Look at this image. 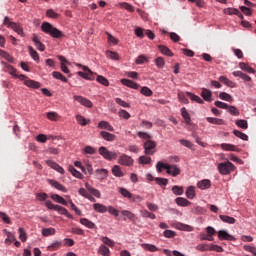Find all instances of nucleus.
<instances>
[{"mask_svg": "<svg viewBox=\"0 0 256 256\" xmlns=\"http://www.w3.org/2000/svg\"><path fill=\"white\" fill-rule=\"evenodd\" d=\"M28 51L32 59H34V61H39V53H37L32 46L28 47Z\"/></svg>", "mask_w": 256, "mask_h": 256, "instance_id": "obj_54", "label": "nucleus"}, {"mask_svg": "<svg viewBox=\"0 0 256 256\" xmlns=\"http://www.w3.org/2000/svg\"><path fill=\"white\" fill-rule=\"evenodd\" d=\"M212 95H213V93L211 92V90H209L207 88L202 89L201 97H203L204 101H208V103H211Z\"/></svg>", "mask_w": 256, "mask_h": 256, "instance_id": "obj_19", "label": "nucleus"}, {"mask_svg": "<svg viewBox=\"0 0 256 256\" xmlns=\"http://www.w3.org/2000/svg\"><path fill=\"white\" fill-rule=\"evenodd\" d=\"M156 169L158 173H161L163 169H166V173L168 175H172V177H177V175H181V168L177 165L165 164L163 162H158L156 165Z\"/></svg>", "mask_w": 256, "mask_h": 256, "instance_id": "obj_2", "label": "nucleus"}, {"mask_svg": "<svg viewBox=\"0 0 256 256\" xmlns=\"http://www.w3.org/2000/svg\"><path fill=\"white\" fill-rule=\"evenodd\" d=\"M41 31H43V33H46V35H50V37H53L54 39H61V38L65 37V34H63V32H61V30L55 28L49 22L42 23Z\"/></svg>", "mask_w": 256, "mask_h": 256, "instance_id": "obj_1", "label": "nucleus"}, {"mask_svg": "<svg viewBox=\"0 0 256 256\" xmlns=\"http://www.w3.org/2000/svg\"><path fill=\"white\" fill-rule=\"evenodd\" d=\"M118 163H119V165H124L125 167H132V165H133V163H135V161L133 160V158H131V156L122 154L118 158Z\"/></svg>", "mask_w": 256, "mask_h": 256, "instance_id": "obj_8", "label": "nucleus"}, {"mask_svg": "<svg viewBox=\"0 0 256 256\" xmlns=\"http://www.w3.org/2000/svg\"><path fill=\"white\" fill-rule=\"evenodd\" d=\"M218 171L221 175H229L231 172L235 171V165L230 161L221 162L218 164Z\"/></svg>", "mask_w": 256, "mask_h": 256, "instance_id": "obj_4", "label": "nucleus"}, {"mask_svg": "<svg viewBox=\"0 0 256 256\" xmlns=\"http://www.w3.org/2000/svg\"><path fill=\"white\" fill-rule=\"evenodd\" d=\"M175 203L179 205V207H189L191 205V202L187 200V198L178 197L175 199Z\"/></svg>", "mask_w": 256, "mask_h": 256, "instance_id": "obj_22", "label": "nucleus"}, {"mask_svg": "<svg viewBox=\"0 0 256 256\" xmlns=\"http://www.w3.org/2000/svg\"><path fill=\"white\" fill-rule=\"evenodd\" d=\"M107 211L110 215H113L114 217H119V210L115 209V207L108 206Z\"/></svg>", "mask_w": 256, "mask_h": 256, "instance_id": "obj_64", "label": "nucleus"}, {"mask_svg": "<svg viewBox=\"0 0 256 256\" xmlns=\"http://www.w3.org/2000/svg\"><path fill=\"white\" fill-rule=\"evenodd\" d=\"M233 134L235 135V137L242 139V141H249V136L239 130H234Z\"/></svg>", "mask_w": 256, "mask_h": 256, "instance_id": "obj_42", "label": "nucleus"}, {"mask_svg": "<svg viewBox=\"0 0 256 256\" xmlns=\"http://www.w3.org/2000/svg\"><path fill=\"white\" fill-rule=\"evenodd\" d=\"M106 57H108V59H112L113 61H119V54L111 50L106 51Z\"/></svg>", "mask_w": 256, "mask_h": 256, "instance_id": "obj_45", "label": "nucleus"}, {"mask_svg": "<svg viewBox=\"0 0 256 256\" xmlns=\"http://www.w3.org/2000/svg\"><path fill=\"white\" fill-rule=\"evenodd\" d=\"M80 223H81V225H84L88 229H95V223H93L92 221H90L87 218H81Z\"/></svg>", "mask_w": 256, "mask_h": 256, "instance_id": "obj_34", "label": "nucleus"}, {"mask_svg": "<svg viewBox=\"0 0 256 256\" xmlns=\"http://www.w3.org/2000/svg\"><path fill=\"white\" fill-rule=\"evenodd\" d=\"M51 199L53 201H55L56 203H60V205H64L65 207H67V205H69L65 199L61 196H59L58 194H52L51 195Z\"/></svg>", "mask_w": 256, "mask_h": 256, "instance_id": "obj_25", "label": "nucleus"}, {"mask_svg": "<svg viewBox=\"0 0 256 256\" xmlns=\"http://www.w3.org/2000/svg\"><path fill=\"white\" fill-rule=\"evenodd\" d=\"M141 247L145 249V251H150L151 253H155V251H159V248L153 244H142Z\"/></svg>", "mask_w": 256, "mask_h": 256, "instance_id": "obj_44", "label": "nucleus"}, {"mask_svg": "<svg viewBox=\"0 0 256 256\" xmlns=\"http://www.w3.org/2000/svg\"><path fill=\"white\" fill-rule=\"evenodd\" d=\"M68 171L73 175V177H76L77 179H83V174L81 172L77 171L73 165H70L68 167Z\"/></svg>", "mask_w": 256, "mask_h": 256, "instance_id": "obj_35", "label": "nucleus"}, {"mask_svg": "<svg viewBox=\"0 0 256 256\" xmlns=\"http://www.w3.org/2000/svg\"><path fill=\"white\" fill-rule=\"evenodd\" d=\"M219 97H220V99H222V101H228L229 103H231L233 101V96L226 92L220 93Z\"/></svg>", "mask_w": 256, "mask_h": 256, "instance_id": "obj_47", "label": "nucleus"}, {"mask_svg": "<svg viewBox=\"0 0 256 256\" xmlns=\"http://www.w3.org/2000/svg\"><path fill=\"white\" fill-rule=\"evenodd\" d=\"M2 65H4V71L6 73H9L10 75H12V77H17V69H15V67H13L5 62H2Z\"/></svg>", "mask_w": 256, "mask_h": 256, "instance_id": "obj_14", "label": "nucleus"}, {"mask_svg": "<svg viewBox=\"0 0 256 256\" xmlns=\"http://www.w3.org/2000/svg\"><path fill=\"white\" fill-rule=\"evenodd\" d=\"M158 49L162 53V55H166V57H173V52H171L169 47L165 45H159Z\"/></svg>", "mask_w": 256, "mask_h": 256, "instance_id": "obj_24", "label": "nucleus"}, {"mask_svg": "<svg viewBox=\"0 0 256 256\" xmlns=\"http://www.w3.org/2000/svg\"><path fill=\"white\" fill-rule=\"evenodd\" d=\"M198 189H201L202 191L205 189H210L211 188V180L209 179H204L201 180L197 183Z\"/></svg>", "mask_w": 256, "mask_h": 256, "instance_id": "obj_16", "label": "nucleus"}, {"mask_svg": "<svg viewBox=\"0 0 256 256\" xmlns=\"http://www.w3.org/2000/svg\"><path fill=\"white\" fill-rule=\"evenodd\" d=\"M82 69H83V71L86 72V79H87L88 81H93V80H95V74L93 73V71H91V69H89V67L83 66Z\"/></svg>", "mask_w": 256, "mask_h": 256, "instance_id": "obj_32", "label": "nucleus"}, {"mask_svg": "<svg viewBox=\"0 0 256 256\" xmlns=\"http://www.w3.org/2000/svg\"><path fill=\"white\" fill-rule=\"evenodd\" d=\"M49 185L57 189L58 191H62V193H67V188L63 186L61 183H59L56 180H48Z\"/></svg>", "mask_w": 256, "mask_h": 256, "instance_id": "obj_12", "label": "nucleus"}, {"mask_svg": "<svg viewBox=\"0 0 256 256\" xmlns=\"http://www.w3.org/2000/svg\"><path fill=\"white\" fill-rule=\"evenodd\" d=\"M81 171L84 175H93V166L91 164H86L81 167Z\"/></svg>", "mask_w": 256, "mask_h": 256, "instance_id": "obj_40", "label": "nucleus"}, {"mask_svg": "<svg viewBox=\"0 0 256 256\" xmlns=\"http://www.w3.org/2000/svg\"><path fill=\"white\" fill-rule=\"evenodd\" d=\"M98 151L107 161H115L118 157L117 152L109 151L105 146H101Z\"/></svg>", "mask_w": 256, "mask_h": 256, "instance_id": "obj_5", "label": "nucleus"}, {"mask_svg": "<svg viewBox=\"0 0 256 256\" xmlns=\"http://www.w3.org/2000/svg\"><path fill=\"white\" fill-rule=\"evenodd\" d=\"M121 215H123V217H126L130 221H135V219H136L135 214L129 210H122Z\"/></svg>", "mask_w": 256, "mask_h": 256, "instance_id": "obj_41", "label": "nucleus"}, {"mask_svg": "<svg viewBox=\"0 0 256 256\" xmlns=\"http://www.w3.org/2000/svg\"><path fill=\"white\" fill-rule=\"evenodd\" d=\"M98 253L103 256H109V248L105 245H101L98 249Z\"/></svg>", "mask_w": 256, "mask_h": 256, "instance_id": "obj_52", "label": "nucleus"}, {"mask_svg": "<svg viewBox=\"0 0 256 256\" xmlns=\"http://www.w3.org/2000/svg\"><path fill=\"white\" fill-rule=\"evenodd\" d=\"M46 16H48L50 19H59V14L54 12L53 9H48L46 11Z\"/></svg>", "mask_w": 256, "mask_h": 256, "instance_id": "obj_58", "label": "nucleus"}, {"mask_svg": "<svg viewBox=\"0 0 256 256\" xmlns=\"http://www.w3.org/2000/svg\"><path fill=\"white\" fill-rule=\"evenodd\" d=\"M118 191H119L120 195H122V197H125L126 199H132L133 198V194L125 188H119Z\"/></svg>", "mask_w": 256, "mask_h": 256, "instance_id": "obj_43", "label": "nucleus"}, {"mask_svg": "<svg viewBox=\"0 0 256 256\" xmlns=\"http://www.w3.org/2000/svg\"><path fill=\"white\" fill-rule=\"evenodd\" d=\"M112 174L114 177H124L125 173L121 170V166L115 165L112 168Z\"/></svg>", "mask_w": 256, "mask_h": 256, "instance_id": "obj_29", "label": "nucleus"}, {"mask_svg": "<svg viewBox=\"0 0 256 256\" xmlns=\"http://www.w3.org/2000/svg\"><path fill=\"white\" fill-rule=\"evenodd\" d=\"M221 149H223L224 151H239V148H237V146L227 143H222Z\"/></svg>", "mask_w": 256, "mask_h": 256, "instance_id": "obj_36", "label": "nucleus"}, {"mask_svg": "<svg viewBox=\"0 0 256 256\" xmlns=\"http://www.w3.org/2000/svg\"><path fill=\"white\" fill-rule=\"evenodd\" d=\"M157 149V143L153 140H147L144 143V153L145 155H153Z\"/></svg>", "mask_w": 256, "mask_h": 256, "instance_id": "obj_7", "label": "nucleus"}, {"mask_svg": "<svg viewBox=\"0 0 256 256\" xmlns=\"http://www.w3.org/2000/svg\"><path fill=\"white\" fill-rule=\"evenodd\" d=\"M218 239H220V241H237L234 236L228 234L225 230H220L218 232Z\"/></svg>", "mask_w": 256, "mask_h": 256, "instance_id": "obj_11", "label": "nucleus"}, {"mask_svg": "<svg viewBox=\"0 0 256 256\" xmlns=\"http://www.w3.org/2000/svg\"><path fill=\"white\" fill-rule=\"evenodd\" d=\"M32 41L34 42L35 47L38 49V51H45L44 44L41 43L36 34L33 35Z\"/></svg>", "mask_w": 256, "mask_h": 256, "instance_id": "obj_21", "label": "nucleus"}, {"mask_svg": "<svg viewBox=\"0 0 256 256\" xmlns=\"http://www.w3.org/2000/svg\"><path fill=\"white\" fill-rule=\"evenodd\" d=\"M155 183L157 185H160V187H166L167 183H169V180L167 178H155Z\"/></svg>", "mask_w": 256, "mask_h": 256, "instance_id": "obj_53", "label": "nucleus"}, {"mask_svg": "<svg viewBox=\"0 0 256 256\" xmlns=\"http://www.w3.org/2000/svg\"><path fill=\"white\" fill-rule=\"evenodd\" d=\"M179 143H181V145H183L184 147H187L188 149H193V143H191V141L189 140L180 139Z\"/></svg>", "mask_w": 256, "mask_h": 256, "instance_id": "obj_63", "label": "nucleus"}, {"mask_svg": "<svg viewBox=\"0 0 256 256\" xmlns=\"http://www.w3.org/2000/svg\"><path fill=\"white\" fill-rule=\"evenodd\" d=\"M178 100L180 101V103H183L184 105H188L189 103V99H187V97H189L191 99V101H195L196 103H199L200 105H203L204 101L203 99H201V97L191 93V92H183V91H178ZM187 95V96H185Z\"/></svg>", "mask_w": 256, "mask_h": 256, "instance_id": "obj_3", "label": "nucleus"}, {"mask_svg": "<svg viewBox=\"0 0 256 256\" xmlns=\"http://www.w3.org/2000/svg\"><path fill=\"white\" fill-rule=\"evenodd\" d=\"M175 229H178L179 231H188L191 232L193 231V226L187 225V224H183L181 222L176 223L174 225Z\"/></svg>", "mask_w": 256, "mask_h": 256, "instance_id": "obj_17", "label": "nucleus"}, {"mask_svg": "<svg viewBox=\"0 0 256 256\" xmlns=\"http://www.w3.org/2000/svg\"><path fill=\"white\" fill-rule=\"evenodd\" d=\"M186 197L188 199H193L195 197V187L189 186L186 190Z\"/></svg>", "mask_w": 256, "mask_h": 256, "instance_id": "obj_48", "label": "nucleus"}, {"mask_svg": "<svg viewBox=\"0 0 256 256\" xmlns=\"http://www.w3.org/2000/svg\"><path fill=\"white\" fill-rule=\"evenodd\" d=\"M96 81L101 85H104V87H109V80L101 75L97 76Z\"/></svg>", "mask_w": 256, "mask_h": 256, "instance_id": "obj_57", "label": "nucleus"}, {"mask_svg": "<svg viewBox=\"0 0 256 256\" xmlns=\"http://www.w3.org/2000/svg\"><path fill=\"white\" fill-rule=\"evenodd\" d=\"M98 129H106V131H115V128L112 127V125L107 121H100L98 123Z\"/></svg>", "mask_w": 256, "mask_h": 256, "instance_id": "obj_18", "label": "nucleus"}, {"mask_svg": "<svg viewBox=\"0 0 256 256\" xmlns=\"http://www.w3.org/2000/svg\"><path fill=\"white\" fill-rule=\"evenodd\" d=\"M93 209L97 213H107V206L101 204V203H95L93 204Z\"/></svg>", "mask_w": 256, "mask_h": 256, "instance_id": "obj_27", "label": "nucleus"}, {"mask_svg": "<svg viewBox=\"0 0 256 256\" xmlns=\"http://www.w3.org/2000/svg\"><path fill=\"white\" fill-rule=\"evenodd\" d=\"M163 235L166 237V239H173L174 237H177V232L173 230H165Z\"/></svg>", "mask_w": 256, "mask_h": 256, "instance_id": "obj_51", "label": "nucleus"}, {"mask_svg": "<svg viewBox=\"0 0 256 256\" xmlns=\"http://www.w3.org/2000/svg\"><path fill=\"white\" fill-rule=\"evenodd\" d=\"M55 233H57V231L53 227L43 228L42 229L43 237H51V235H55Z\"/></svg>", "mask_w": 256, "mask_h": 256, "instance_id": "obj_30", "label": "nucleus"}, {"mask_svg": "<svg viewBox=\"0 0 256 256\" xmlns=\"http://www.w3.org/2000/svg\"><path fill=\"white\" fill-rule=\"evenodd\" d=\"M172 193H174V195H183V187L177 185L173 186Z\"/></svg>", "mask_w": 256, "mask_h": 256, "instance_id": "obj_62", "label": "nucleus"}, {"mask_svg": "<svg viewBox=\"0 0 256 256\" xmlns=\"http://www.w3.org/2000/svg\"><path fill=\"white\" fill-rule=\"evenodd\" d=\"M139 163H140L141 165H149V163H151V157L140 156V157H139Z\"/></svg>", "mask_w": 256, "mask_h": 256, "instance_id": "obj_61", "label": "nucleus"}, {"mask_svg": "<svg viewBox=\"0 0 256 256\" xmlns=\"http://www.w3.org/2000/svg\"><path fill=\"white\" fill-rule=\"evenodd\" d=\"M56 211H58L60 215H65L66 217H68V219H73V215H71V213H69V211L65 207L58 205L56 207Z\"/></svg>", "mask_w": 256, "mask_h": 256, "instance_id": "obj_23", "label": "nucleus"}, {"mask_svg": "<svg viewBox=\"0 0 256 256\" xmlns=\"http://www.w3.org/2000/svg\"><path fill=\"white\" fill-rule=\"evenodd\" d=\"M121 83H122V85H125L126 87H129L130 89H139V84L133 80L121 79Z\"/></svg>", "mask_w": 256, "mask_h": 256, "instance_id": "obj_13", "label": "nucleus"}, {"mask_svg": "<svg viewBox=\"0 0 256 256\" xmlns=\"http://www.w3.org/2000/svg\"><path fill=\"white\" fill-rule=\"evenodd\" d=\"M15 77L20 79V81H24V85H26V87H30L31 89H39V87H41V83L35 80L27 79V76L23 74L17 75Z\"/></svg>", "mask_w": 256, "mask_h": 256, "instance_id": "obj_6", "label": "nucleus"}, {"mask_svg": "<svg viewBox=\"0 0 256 256\" xmlns=\"http://www.w3.org/2000/svg\"><path fill=\"white\" fill-rule=\"evenodd\" d=\"M236 125L237 127H240V129H249V124L247 123V120H237Z\"/></svg>", "mask_w": 256, "mask_h": 256, "instance_id": "obj_49", "label": "nucleus"}, {"mask_svg": "<svg viewBox=\"0 0 256 256\" xmlns=\"http://www.w3.org/2000/svg\"><path fill=\"white\" fill-rule=\"evenodd\" d=\"M100 136L102 137V139H104V141H115L116 139L115 134H111L107 131H101Z\"/></svg>", "mask_w": 256, "mask_h": 256, "instance_id": "obj_20", "label": "nucleus"}, {"mask_svg": "<svg viewBox=\"0 0 256 256\" xmlns=\"http://www.w3.org/2000/svg\"><path fill=\"white\" fill-rule=\"evenodd\" d=\"M85 187H86L88 193H90L94 197H97V199H101V192L99 190L93 188L91 185H89V183H86Z\"/></svg>", "mask_w": 256, "mask_h": 256, "instance_id": "obj_15", "label": "nucleus"}, {"mask_svg": "<svg viewBox=\"0 0 256 256\" xmlns=\"http://www.w3.org/2000/svg\"><path fill=\"white\" fill-rule=\"evenodd\" d=\"M74 101H77L78 103H80V105H83L84 107H88L89 109H91V107H93V102H91V100L83 97V96H77L75 95L73 97Z\"/></svg>", "mask_w": 256, "mask_h": 256, "instance_id": "obj_9", "label": "nucleus"}, {"mask_svg": "<svg viewBox=\"0 0 256 256\" xmlns=\"http://www.w3.org/2000/svg\"><path fill=\"white\" fill-rule=\"evenodd\" d=\"M108 173L107 169L96 170V177L101 181L103 179H107Z\"/></svg>", "mask_w": 256, "mask_h": 256, "instance_id": "obj_33", "label": "nucleus"}, {"mask_svg": "<svg viewBox=\"0 0 256 256\" xmlns=\"http://www.w3.org/2000/svg\"><path fill=\"white\" fill-rule=\"evenodd\" d=\"M228 113H230V115H234V116H239L240 115V112H239V109H237V107L235 106H228Z\"/></svg>", "mask_w": 256, "mask_h": 256, "instance_id": "obj_60", "label": "nucleus"}, {"mask_svg": "<svg viewBox=\"0 0 256 256\" xmlns=\"http://www.w3.org/2000/svg\"><path fill=\"white\" fill-rule=\"evenodd\" d=\"M46 165H48V167H51V169H54L61 175H65V169H63V167H61V165H59L57 162L53 160H46Z\"/></svg>", "mask_w": 256, "mask_h": 256, "instance_id": "obj_10", "label": "nucleus"}, {"mask_svg": "<svg viewBox=\"0 0 256 256\" xmlns=\"http://www.w3.org/2000/svg\"><path fill=\"white\" fill-rule=\"evenodd\" d=\"M232 75L234 77H240V79H242L243 81H246V82L251 81V78L249 77V75H247V74H245V73H243L241 71H234L232 73Z\"/></svg>", "mask_w": 256, "mask_h": 256, "instance_id": "obj_28", "label": "nucleus"}, {"mask_svg": "<svg viewBox=\"0 0 256 256\" xmlns=\"http://www.w3.org/2000/svg\"><path fill=\"white\" fill-rule=\"evenodd\" d=\"M219 218L223 223H228L229 225L235 224V218L228 216V215H220Z\"/></svg>", "mask_w": 256, "mask_h": 256, "instance_id": "obj_39", "label": "nucleus"}, {"mask_svg": "<svg viewBox=\"0 0 256 256\" xmlns=\"http://www.w3.org/2000/svg\"><path fill=\"white\" fill-rule=\"evenodd\" d=\"M219 81H220L221 83H224V85H226L227 87H231V88L235 87V82L229 80V79H228L227 77H225V76H220V77H219Z\"/></svg>", "mask_w": 256, "mask_h": 256, "instance_id": "obj_38", "label": "nucleus"}, {"mask_svg": "<svg viewBox=\"0 0 256 256\" xmlns=\"http://www.w3.org/2000/svg\"><path fill=\"white\" fill-rule=\"evenodd\" d=\"M52 76L54 77V79H59L60 81H63V83H67V77H65L63 74H61V72H57L54 71L52 73Z\"/></svg>", "mask_w": 256, "mask_h": 256, "instance_id": "obj_46", "label": "nucleus"}, {"mask_svg": "<svg viewBox=\"0 0 256 256\" xmlns=\"http://www.w3.org/2000/svg\"><path fill=\"white\" fill-rule=\"evenodd\" d=\"M141 215L144 219H155L156 218L155 214H153L147 210H143L141 212Z\"/></svg>", "mask_w": 256, "mask_h": 256, "instance_id": "obj_59", "label": "nucleus"}, {"mask_svg": "<svg viewBox=\"0 0 256 256\" xmlns=\"http://www.w3.org/2000/svg\"><path fill=\"white\" fill-rule=\"evenodd\" d=\"M181 115H182L185 123L187 125H190L191 124V116L189 115V112H187V109L185 107H183L181 109Z\"/></svg>", "mask_w": 256, "mask_h": 256, "instance_id": "obj_31", "label": "nucleus"}, {"mask_svg": "<svg viewBox=\"0 0 256 256\" xmlns=\"http://www.w3.org/2000/svg\"><path fill=\"white\" fill-rule=\"evenodd\" d=\"M239 67L242 69V71H246V73H255V69L251 68V66H249L247 63L240 62Z\"/></svg>", "mask_w": 256, "mask_h": 256, "instance_id": "obj_37", "label": "nucleus"}, {"mask_svg": "<svg viewBox=\"0 0 256 256\" xmlns=\"http://www.w3.org/2000/svg\"><path fill=\"white\" fill-rule=\"evenodd\" d=\"M206 121H208V123H211L212 125H225V120L221 118L207 117Z\"/></svg>", "mask_w": 256, "mask_h": 256, "instance_id": "obj_26", "label": "nucleus"}, {"mask_svg": "<svg viewBox=\"0 0 256 256\" xmlns=\"http://www.w3.org/2000/svg\"><path fill=\"white\" fill-rule=\"evenodd\" d=\"M61 242L59 241H55L54 243H52L51 245H49L47 247L48 251H57V249H60L61 247Z\"/></svg>", "mask_w": 256, "mask_h": 256, "instance_id": "obj_55", "label": "nucleus"}, {"mask_svg": "<svg viewBox=\"0 0 256 256\" xmlns=\"http://www.w3.org/2000/svg\"><path fill=\"white\" fill-rule=\"evenodd\" d=\"M11 25H12L11 29H13V31H15V33H17L18 35H21V37H23V35H24L23 28H21V26H19V24H17V23H14Z\"/></svg>", "mask_w": 256, "mask_h": 256, "instance_id": "obj_50", "label": "nucleus"}, {"mask_svg": "<svg viewBox=\"0 0 256 256\" xmlns=\"http://www.w3.org/2000/svg\"><path fill=\"white\" fill-rule=\"evenodd\" d=\"M197 251H211V244H198Z\"/></svg>", "mask_w": 256, "mask_h": 256, "instance_id": "obj_56", "label": "nucleus"}]
</instances>
